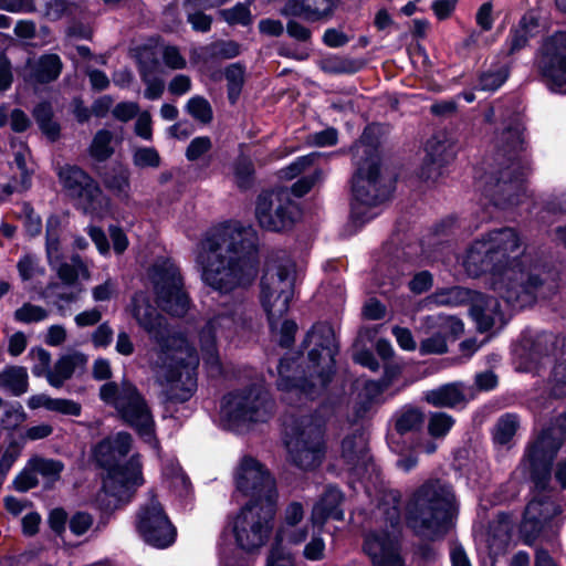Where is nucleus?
<instances>
[{"instance_id":"79ce46f5","label":"nucleus","mask_w":566,"mask_h":566,"mask_svg":"<svg viewBox=\"0 0 566 566\" xmlns=\"http://www.w3.org/2000/svg\"><path fill=\"white\" fill-rule=\"evenodd\" d=\"M88 151L91 157L97 161L107 160L114 154L112 132L99 129L94 135Z\"/></svg>"},{"instance_id":"09e8293b","label":"nucleus","mask_w":566,"mask_h":566,"mask_svg":"<svg viewBox=\"0 0 566 566\" xmlns=\"http://www.w3.org/2000/svg\"><path fill=\"white\" fill-rule=\"evenodd\" d=\"M224 76L228 82V96L229 99L234 103L241 92L244 78V70L238 64L229 65L224 71Z\"/></svg>"},{"instance_id":"de8ad7c7","label":"nucleus","mask_w":566,"mask_h":566,"mask_svg":"<svg viewBox=\"0 0 566 566\" xmlns=\"http://www.w3.org/2000/svg\"><path fill=\"white\" fill-rule=\"evenodd\" d=\"M186 111L191 117L202 124L210 123L213 117L210 103L202 96L191 97L186 105Z\"/></svg>"},{"instance_id":"8fccbe9b","label":"nucleus","mask_w":566,"mask_h":566,"mask_svg":"<svg viewBox=\"0 0 566 566\" xmlns=\"http://www.w3.org/2000/svg\"><path fill=\"white\" fill-rule=\"evenodd\" d=\"M13 316L19 323L31 324L46 319L49 312L42 306L24 303L21 307L15 310Z\"/></svg>"},{"instance_id":"864d4df0","label":"nucleus","mask_w":566,"mask_h":566,"mask_svg":"<svg viewBox=\"0 0 566 566\" xmlns=\"http://www.w3.org/2000/svg\"><path fill=\"white\" fill-rule=\"evenodd\" d=\"M507 76V70L504 66L495 70H489L480 76L479 88L490 92L496 91L505 83Z\"/></svg>"},{"instance_id":"49530a36","label":"nucleus","mask_w":566,"mask_h":566,"mask_svg":"<svg viewBox=\"0 0 566 566\" xmlns=\"http://www.w3.org/2000/svg\"><path fill=\"white\" fill-rule=\"evenodd\" d=\"M4 409L0 417V424L6 430H14L25 420V412L20 402L3 405Z\"/></svg>"},{"instance_id":"ddd939ff","label":"nucleus","mask_w":566,"mask_h":566,"mask_svg":"<svg viewBox=\"0 0 566 566\" xmlns=\"http://www.w3.org/2000/svg\"><path fill=\"white\" fill-rule=\"evenodd\" d=\"M101 399L115 407L126 423L134 428L139 437L151 448L158 450L155 436V422L151 412L134 385L123 381L120 387L108 381L101 387Z\"/></svg>"},{"instance_id":"338daca9","label":"nucleus","mask_w":566,"mask_h":566,"mask_svg":"<svg viewBox=\"0 0 566 566\" xmlns=\"http://www.w3.org/2000/svg\"><path fill=\"white\" fill-rule=\"evenodd\" d=\"M212 147V142L208 136L193 138L186 149V158L195 161L208 153Z\"/></svg>"},{"instance_id":"a18cd8bd","label":"nucleus","mask_w":566,"mask_h":566,"mask_svg":"<svg viewBox=\"0 0 566 566\" xmlns=\"http://www.w3.org/2000/svg\"><path fill=\"white\" fill-rule=\"evenodd\" d=\"M30 469L43 478L54 481L59 479L63 464L57 460L34 458L29 461Z\"/></svg>"},{"instance_id":"bb28decb","label":"nucleus","mask_w":566,"mask_h":566,"mask_svg":"<svg viewBox=\"0 0 566 566\" xmlns=\"http://www.w3.org/2000/svg\"><path fill=\"white\" fill-rule=\"evenodd\" d=\"M559 513V507L551 494H545L541 500L533 496V537L536 535L546 539L554 538L559 530L555 520Z\"/></svg>"},{"instance_id":"a211bd4d","label":"nucleus","mask_w":566,"mask_h":566,"mask_svg":"<svg viewBox=\"0 0 566 566\" xmlns=\"http://www.w3.org/2000/svg\"><path fill=\"white\" fill-rule=\"evenodd\" d=\"M537 66L542 80L552 91L566 94V31L544 39Z\"/></svg>"},{"instance_id":"4c0bfd02","label":"nucleus","mask_w":566,"mask_h":566,"mask_svg":"<svg viewBox=\"0 0 566 566\" xmlns=\"http://www.w3.org/2000/svg\"><path fill=\"white\" fill-rule=\"evenodd\" d=\"M61 221L57 216H51L46 220L45 251L50 264H55L62 259L60 243Z\"/></svg>"},{"instance_id":"dca6fc26","label":"nucleus","mask_w":566,"mask_h":566,"mask_svg":"<svg viewBox=\"0 0 566 566\" xmlns=\"http://www.w3.org/2000/svg\"><path fill=\"white\" fill-rule=\"evenodd\" d=\"M276 504L248 503L232 523L238 546L248 552L261 547L269 538L273 526Z\"/></svg>"},{"instance_id":"5701e85b","label":"nucleus","mask_w":566,"mask_h":566,"mask_svg":"<svg viewBox=\"0 0 566 566\" xmlns=\"http://www.w3.org/2000/svg\"><path fill=\"white\" fill-rule=\"evenodd\" d=\"M340 459L345 468L358 478H363L370 468L374 470L367 438L361 430H355L342 440Z\"/></svg>"},{"instance_id":"72a5a7b5","label":"nucleus","mask_w":566,"mask_h":566,"mask_svg":"<svg viewBox=\"0 0 566 566\" xmlns=\"http://www.w3.org/2000/svg\"><path fill=\"white\" fill-rule=\"evenodd\" d=\"M28 407L30 409L45 408L50 411H55L67 416H80L82 408L81 405L71 399L51 398L48 395H34L28 399Z\"/></svg>"},{"instance_id":"ea45409f","label":"nucleus","mask_w":566,"mask_h":566,"mask_svg":"<svg viewBox=\"0 0 566 566\" xmlns=\"http://www.w3.org/2000/svg\"><path fill=\"white\" fill-rule=\"evenodd\" d=\"M53 109L50 103L43 102L38 104L33 109V117L38 123L41 132L52 142L60 136V126L52 119Z\"/></svg>"},{"instance_id":"412c9836","label":"nucleus","mask_w":566,"mask_h":566,"mask_svg":"<svg viewBox=\"0 0 566 566\" xmlns=\"http://www.w3.org/2000/svg\"><path fill=\"white\" fill-rule=\"evenodd\" d=\"M298 214L285 190L262 192L256 200L255 217L261 228L281 231L291 227Z\"/></svg>"},{"instance_id":"aec40b11","label":"nucleus","mask_w":566,"mask_h":566,"mask_svg":"<svg viewBox=\"0 0 566 566\" xmlns=\"http://www.w3.org/2000/svg\"><path fill=\"white\" fill-rule=\"evenodd\" d=\"M558 429L544 430L533 443V485L547 491L551 482L552 464L562 446L560 433L566 436V412L558 418Z\"/></svg>"},{"instance_id":"774afa93","label":"nucleus","mask_w":566,"mask_h":566,"mask_svg":"<svg viewBox=\"0 0 566 566\" xmlns=\"http://www.w3.org/2000/svg\"><path fill=\"white\" fill-rule=\"evenodd\" d=\"M287 544H279L276 541L271 549L266 566H294L293 557L285 552Z\"/></svg>"},{"instance_id":"6e6d98bb","label":"nucleus","mask_w":566,"mask_h":566,"mask_svg":"<svg viewBox=\"0 0 566 566\" xmlns=\"http://www.w3.org/2000/svg\"><path fill=\"white\" fill-rule=\"evenodd\" d=\"M19 218L22 220L24 229L30 237L39 235L42 231L41 217L35 213L30 203L23 202Z\"/></svg>"},{"instance_id":"4468645a","label":"nucleus","mask_w":566,"mask_h":566,"mask_svg":"<svg viewBox=\"0 0 566 566\" xmlns=\"http://www.w3.org/2000/svg\"><path fill=\"white\" fill-rule=\"evenodd\" d=\"M294 282L295 265L292 261L266 265L260 283V301L272 331L290 308Z\"/></svg>"},{"instance_id":"a19ab883","label":"nucleus","mask_w":566,"mask_h":566,"mask_svg":"<svg viewBox=\"0 0 566 566\" xmlns=\"http://www.w3.org/2000/svg\"><path fill=\"white\" fill-rule=\"evenodd\" d=\"M424 416L415 407H405L396 415L395 428L400 436L421 428Z\"/></svg>"},{"instance_id":"c9c22d12","label":"nucleus","mask_w":566,"mask_h":566,"mask_svg":"<svg viewBox=\"0 0 566 566\" xmlns=\"http://www.w3.org/2000/svg\"><path fill=\"white\" fill-rule=\"evenodd\" d=\"M520 428L517 415L506 412L502 415L494 423L491 434L492 441L496 447L510 448L513 438Z\"/></svg>"},{"instance_id":"5fc2aeb1","label":"nucleus","mask_w":566,"mask_h":566,"mask_svg":"<svg viewBox=\"0 0 566 566\" xmlns=\"http://www.w3.org/2000/svg\"><path fill=\"white\" fill-rule=\"evenodd\" d=\"M533 300H546L554 295L557 291V283L553 275L545 274L542 276L533 275Z\"/></svg>"},{"instance_id":"680f3d73","label":"nucleus","mask_w":566,"mask_h":566,"mask_svg":"<svg viewBox=\"0 0 566 566\" xmlns=\"http://www.w3.org/2000/svg\"><path fill=\"white\" fill-rule=\"evenodd\" d=\"M17 268L22 281H29L36 275L43 274V269L40 266L38 258L31 254L23 255L19 260Z\"/></svg>"},{"instance_id":"c756f323","label":"nucleus","mask_w":566,"mask_h":566,"mask_svg":"<svg viewBox=\"0 0 566 566\" xmlns=\"http://www.w3.org/2000/svg\"><path fill=\"white\" fill-rule=\"evenodd\" d=\"M426 151L427 161L423 175H426L428 179L432 177L433 171L449 164L457 154L455 146L452 142L438 136L427 142Z\"/></svg>"},{"instance_id":"c03bdc74","label":"nucleus","mask_w":566,"mask_h":566,"mask_svg":"<svg viewBox=\"0 0 566 566\" xmlns=\"http://www.w3.org/2000/svg\"><path fill=\"white\" fill-rule=\"evenodd\" d=\"M219 14L230 25L240 24L247 27L252 23L249 3L239 2L232 8L221 10Z\"/></svg>"},{"instance_id":"c85d7f7f","label":"nucleus","mask_w":566,"mask_h":566,"mask_svg":"<svg viewBox=\"0 0 566 566\" xmlns=\"http://www.w3.org/2000/svg\"><path fill=\"white\" fill-rule=\"evenodd\" d=\"M343 493L336 486H327L319 501L313 506L311 522L314 527L322 528L327 518L340 521L344 512L340 509Z\"/></svg>"},{"instance_id":"4be33fe9","label":"nucleus","mask_w":566,"mask_h":566,"mask_svg":"<svg viewBox=\"0 0 566 566\" xmlns=\"http://www.w3.org/2000/svg\"><path fill=\"white\" fill-rule=\"evenodd\" d=\"M136 527L143 539L156 548H167L176 541V528L154 496L140 509Z\"/></svg>"},{"instance_id":"473e14b6","label":"nucleus","mask_w":566,"mask_h":566,"mask_svg":"<svg viewBox=\"0 0 566 566\" xmlns=\"http://www.w3.org/2000/svg\"><path fill=\"white\" fill-rule=\"evenodd\" d=\"M87 363V357L82 353H73L62 356L54 365L51 371H48V382L60 388L70 379L77 368H83Z\"/></svg>"},{"instance_id":"58836bf2","label":"nucleus","mask_w":566,"mask_h":566,"mask_svg":"<svg viewBox=\"0 0 566 566\" xmlns=\"http://www.w3.org/2000/svg\"><path fill=\"white\" fill-rule=\"evenodd\" d=\"M57 273L59 277L67 285L77 281L80 276L88 277V270L80 255H73L71 262H63L62 259L55 264H50Z\"/></svg>"},{"instance_id":"6e6552de","label":"nucleus","mask_w":566,"mask_h":566,"mask_svg":"<svg viewBox=\"0 0 566 566\" xmlns=\"http://www.w3.org/2000/svg\"><path fill=\"white\" fill-rule=\"evenodd\" d=\"M500 148L504 156H509L511 164L496 174L486 172L476 180L482 195L499 209H509L522 203L526 199V179L522 167L516 161L517 155L523 150V138L520 128L509 127L503 130Z\"/></svg>"},{"instance_id":"0e129e2a","label":"nucleus","mask_w":566,"mask_h":566,"mask_svg":"<svg viewBox=\"0 0 566 566\" xmlns=\"http://www.w3.org/2000/svg\"><path fill=\"white\" fill-rule=\"evenodd\" d=\"M319 532L317 534H313L310 542L305 545L303 549V556L307 560H322L325 556V542L321 536V530L317 527Z\"/></svg>"},{"instance_id":"13d9d810","label":"nucleus","mask_w":566,"mask_h":566,"mask_svg":"<svg viewBox=\"0 0 566 566\" xmlns=\"http://www.w3.org/2000/svg\"><path fill=\"white\" fill-rule=\"evenodd\" d=\"M11 147L13 149L14 163L21 172L22 187L24 189L30 187V174L27 168V158L30 154L28 146L23 142L12 140Z\"/></svg>"},{"instance_id":"9d476101","label":"nucleus","mask_w":566,"mask_h":566,"mask_svg":"<svg viewBox=\"0 0 566 566\" xmlns=\"http://www.w3.org/2000/svg\"><path fill=\"white\" fill-rule=\"evenodd\" d=\"M283 442L287 460L302 470L319 467L326 455L325 419L318 413L292 416Z\"/></svg>"},{"instance_id":"b1692460","label":"nucleus","mask_w":566,"mask_h":566,"mask_svg":"<svg viewBox=\"0 0 566 566\" xmlns=\"http://www.w3.org/2000/svg\"><path fill=\"white\" fill-rule=\"evenodd\" d=\"M157 55L158 52L148 45L140 48L137 54L138 72L146 85L144 96L150 101L158 99L165 90L161 66Z\"/></svg>"},{"instance_id":"603ef678","label":"nucleus","mask_w":566,"mask_h":566,"mask_svg":"<svg viewBox=\"0 0 566 566\" xmlns=\"http://www.w3.org/2000/svg\"><path fill=\"white\" fill-rule=\"evenodd\" d=\"M133 164L140 169L158 168L161 159L154 147H137L133 153Z\"/></svg>"},{"instance_id":"cd10ccee","label":"nucleus","mask_w":566,"mask_h":566,"mask_svg":"<svg viewBox=\"0 0 566 566\" xmlns=\"http://www.w3.org/2000/svg\"><path fill=\"white\" fill-rule=\"evenodd\" d=\"M304 517L303 505L298 502L290 503L284 512V522L280 526L275 539L279 544L300 545L307 538V528L298 526Z\"/></svg>"},{"instance_id":"393cba45","label":"nucleus","mask_w":566,"mask_h":566,"mask_svg":"<svg viewBox=\"0 0 566 566\" xmlns=\"http://www.w3.org/2000/svg\"><path fill=\"white\" fill-rule=\"evenodd\" d=\"M339 4L340 0H286L281 14L307 22H324L332 19Z\"/></svg>"},{"instance_id":"bf43d9fd","label":"nucleus","mask_w":566,"mask_h":566,"mask_svg":"<svg viewBox=\"0 0 566 566\" xmlns=\"http://www.w3.org/2000/svg\"><path fill=\"white\" fill-rule=\"evenodd\" d=\"M321 153H311L306 156L297 157L291 165L281 169V178L293 179L303 172L307 167L314 164V160L321 157Z\"/></svg>"},{"instance_id":"7ed1b4c3","label":"nucleus","mask_w":566,"mask_h":566,"mask_svg":"<svg viewBox=\"0 0 566 566\" xmlns=\"http://www.w3.org/2000/svg\"><path fill=\"white\" fill-rule=\"evenodd\" d=\"M462 265L469 276L489 274L490 287L515 305L531 291V254L513 228L490 231L468 248Z\"/></svg>"},{"instance_id":"052dcab7","label":"nucleus","mask_w":566,"mask_h":566,"mask_svg":"<svg viewBox=\"0 0 566 566\" xmlns=\"http://www.w3.org/2000/svg\"><path fill=\"white\" fill-rule=\"evenodd\" d=\"M212 57L233 59L239 55L240 46L234 41H217L205 48Z\"/></svg>"},{"instance_id":"f03ea898","label":"nucleus","mask_w":566,"mask_h":566,"mask_svg":"<svg viewBox=\"0 0 566 566\" xmlns=\"http://www.w3.org/2000/svg\"><path fill=\"white\" fill-rule=\"evenodd\" d=\"M256 243L251 226L229 221L211 228L196 256L202 282L221 294L251 285L258 275Z\"/></svg>"},{"instance_id":"7c9ffc66","label":"nucleus","mask_w":566,"mask_h":566,"mask_svg":"<svg viewBox=\"0 0 566 566\" xmlns=\"http://www.w3.org/2000/svg\"><path fill=\"white\" fill-rule=\"evenodd\" d=\"M27 69L29 70V81L41 84L50 83L60 76L62 61L56 54H44L36 60L29 59Z\"/></svg>"},{"instance_id":"2eb2a0df","label":"nucleus","mask_w":566,"mask_h":566,"mask_svg":"<svg viewBox=\"0 0 566 566\" xmlns=\"http://www.w3.org/2000/svg\"><path fill=\"white\" fill-rule=\"evenodd\" d=\"M148 277L157 296L158 305L175 316H184L190 306L188 294L177 265L169 259L157 260L148 270Z\"/></svg>"},{"instance_id":"69168bd1","label":"nucleus","mask_w":566,"mask_h":566,"mask_svg":"<svg viewBox=\"0 0 566 566\" xmlns=\"http://www.w3.org/2000/svg\"><path fill=\"white\" fill-rule=\"evenodd\" d=\"M106 186L119 198L127 200L130 192L129 176L127 172H120L112 176L107 181Z\"/></svg>"},{"instance_id":"0eeeda50","label":"nucleus","mask_w":566,"mask_h":566,"mask_svg":"<svg viewBox=\"0 0 566 566\" xmlns=\"http://www.w3.org/2000/svg\"><path fill=\"white\" fill-rule=\"evenodd\" d=\"M455 509V496L451 485L439 479H430L409 497L406 505V524L423 539H440L452 527Z\"/></svg>"},{"instance_id":"e2e57ef3","label":"nucleus","mask_w":566,"mask_h":566,"mask_svg":"<svg viewBox=\"0 0 566 566\" xmlns=\"http://www.w3.org/2000/svg\"><path fill=\"white\" fill-rule=\"evenodd\" d=\"M94 524V517L86 512H76L69 520V528L75 536L86 534Z\"/></svg>"},{"instance_id":"f3484780","label":"nucleus","mask_w":566,"mask_h":566,"mask_svg":"<svg viewBox=\"0 0 566 566\" xmlns=\"http://www.w3.org/2000/svg\"><path fill=\"white\" fill-rule=\"evenodd\" d=\"M59 179L67 195L87 214L102 219L109 212V199L94 179L77 166L66 165L59 169Z\"/></svg>"},{"instance_id":"2f4dec72","label":"nucleus","mask_w":566,"mask_h":566,"mask_svg":"<svg viewBox=\"0 0 566 566\" xmlns=\"http://www.w3.org/2000/svg\"><path fill=\"white\" fill-rule=\"evenodd\" d=\"M417 331L421 335L459 334L463 331L462 322L452 315L434 313L420 318Z\"/></svg>"},{"instance_id":"f8f14e48","label":"nucleus","mask_w":566,"mask_h":566,"mask_svg":"<svg viewBox=\"0 0 566 566\" xmlns=\"http://www.w3.org/2000/svg\"><path fill=\"white\" fill-rule=\"evenodd\" d=\"M273 402L263 386L258 382L232 390L223 396L220 407L222 424L232 431H241L251 423L265 422L272 415Z\"/></svg>"},{"instance_id":"f257e3e1","label":"nucleus","mask_w":566,"mask_h":566,"mask_svg":"<svg viewBox=\"0 0 566 566\" xmlns=\"http://www.w3.org/2000/svg\"><path fill=\"white\" fill-rule=\"evenodd\" d=\"M138 326L158 345L153 363L156 382L167 402L181 403L197 391L199 356L182 334L172 333L146 292H136L127 307Z\"/></svg>"},{"instance_id":"3c124183","label":"nucleus","mask_w":566,"mask_h":566,"mask_svg":"<svg viewBox=\"0 0 566 566\" xmlns=\"http://www.w3.org/2000/svg\"><path fill=\"white\" fill-rule=\"evenodd\" d=\"M454 424L452 416L446 412H434L429 418L428 431L433 438L446 437Z\"/></svg>"},{"instance_id":"37998d69","label":"nucleus","mask_w":566,"mask_h":566,"mask_svg":"<svg viewBox=\"0 0 566 566\" xmlns=\"http://www.w3.org/2000/svg\"><path fill=\"white\" fill-rule=\"evenodd\" d=\"M469 297V290L461 286H452L437 291L430 296L429 302L442 306H458L465 303Z\"/></svg>"},{"instance_id":"f704fd0d","label":"nucleus","mask_w":566,"mask_h":566,"mask_svg":"<svg viewBox=\"0 0 566 566\" xmlns=\"http://www.w3.org/2000/svg\"><path fill=\"white\" fill-rule=\"evenodd\" d=\"M471 315L480 332H489L502 322L499 302L493 297H489L484 306L474 304L471 307Z\"/></svg>"},{"instance_id":"9b49d317","label":"nucleus","mask_w":566,"mask_h":566,"mask_svg":"<svg viewBox=\"0 0 566 566\" xmlns=\"http://www.w3.org/2000/svg\"><path fill=\"white\" fill-rule=\"evenodd\" d=\"M247 326V308L242 302L222 305L209 315L199 331V345L203 364L211 376L222 373L219 343H234Z\"/></svg>"},{"instance_id":"39448f33","label":"nucleus","mask_w":566,"mask_h":566,"mask_svg":"<svg viewBox=\"0 0 566 566\" xmlns=\"http://www.w3.org/2000/svg\"><path fill=\"white\" fill-rule=\"evenodd\" d=\"M368 135L369 128L350 149L357 166L352 179L350 221L359 227L378 217L394 192V181L381 175L377 149L368 143Z\"/></svg>"},{"instance_id":"4d7b16f0","label":"nucleus","mask_w":566,"mask_h":566,"mask_svg":"<svg viewBox=\"0 0 566 566\" xmlns=\"http://www.w3.org/2000/svg\"><path fill=\"white\" fill-rule=\"evenodd\" d=\"M449 334H429L420 342L419 352L421 355H440L448 350L447 337Z\"/></svg>"},{"instance_id":"20e7f679","label":"nucleus","mask_w":566,"mask_h":566,"mask_svg":"<svg viewBox=\"0 0 566 566\" xmlns=\"http://www.w3.org/2000/svg\"><path fill=\"white\" fill-rule=\"evenodd\" d=\"M302 345L308 348L307 370L290 357H283L277 366V388L283 392V400L295 407L314 400L326 389L335 373L338 352L334 329L327 323L314 324Z\"/></svg>"},{"instance_id":"a878e982","label":"nucleus","mask_w":566,"mask_h":566,"mask_svg":"<svg viewBox=\"0 0 566 566\" xmlns=\"http://www.w3.org/2000/svg\"><path fill=\"white\" fill-rule=\"evenodd\" d=\"M426 401L439 408H455L475 399V389L462 381L442 385L424 392Z\"/></svg>"},{"instance_id":"e433bc0d","label":"nucleus","mask_w":566,"mask_h":566,"mask_svg":"<svg viewBox=\"0 0 566 566\" xmlns=\"http://www.w3.org/2000/svg\"><path fill=\"white\" fill-rule=\"evenodd\" d=\"M0 388L19 397L28 391L29 376L27 368L8 366L0 373Z\"/></svg>"},{"instance_id":"423d86ee","label":"nucleus","mask_w":566,"mask_h":566,"mask_svg":"<svg viewBox=\"0 0 566 566\" xmlns=\"http://www.w3.org/2000/svg\"><path fill=\"white\" fill-rule=\"evenodd\" d=\"M132 447V436L118 432L105 438L94 448V458L107 471L98 501L102 509L114 511L128 503L136 489L144 483L139 455H133L122 463Z\"/></svg>"},{"instance_id":"1a4fd4ad","label":"nucleus","mask_w":566,"mask_h":566,"mask_svg":"<svg viewBox=\"0 0 566 566\" xmlns=\"http://www.w3.org/2000/svg\"><path fill=\"white\" fill-rule=\"evenodd\" d=\"M388 500L378 504L375 518L378 528L366 533L364 552L373 566H405L401 556V522L397 492H390Z\"/></svg>"},{"instance_id":"6ab92c4d","label":"nucleus","mask_w":566,"mask_h":566,"mask_svg":"<svg viewBox=\"0 0 566 566\" xmlns=\"http://www.w3.org/2000/svg\"><path fill=\"white\" fill-rule=\"evenodd\" d=\"M237 490L251 496L249 503L276 504L277 491L274 479L263 465L251 457H244L235 472Z\"/></svg>"}]
</instances>
